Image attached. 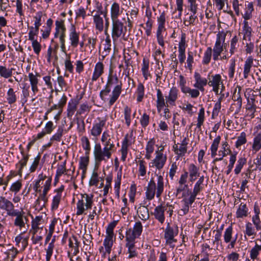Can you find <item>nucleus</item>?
<instances>
[{
    "instance_id": "obj_4",
    "label": "nucleus",
    "mask_w": 261,
    "mask_h": 261,
    "mask_svg": "<svg viewBox=\"0 0 261 261\" xmlns=\"http://www.w3.org/2000/svg\"><path fill=\"white\" fill-rule=\"evenodd\" d=\"M82 199H80L76 203L77 215H82L84 211L91 209L93 203V195L87 194H82Z\"/></svg>"
},
{
    "instance_id": "obj_47",
    "label": "nucleus",
    "mask_w": 261,
    "mask_h": 261,
    "mask_svg": "<svg viewBox=\"0 0 261 261\" xmlns=\"http://www.w3.org/2000/svg\"><path fill=\"white\" fill-rule=\"evenodd\" d=\"M149 61L144 59L143 60L141 71L142 72L143 77L145 80H147L149 76H151V75L149 72Z\"/></svg>"
},
{
    "instance_id": "obj_17",
    "label": "nucleus",
    "mask_w": 261,
    "mask_h": 261,
    "mask_svg": "<svg viewBox=\"0 0 261 261\" xmlns=\"http://www.w3.org/2000/svg\"><path fill=\"white\" fill-rule=\"evenodd\" d=\"M177 234V232H175L173 228L170 227L169 223H168L164 233V238L166 240V244L170 245L173 242H175L176 240L174 239V237Z\"/></svg>"
},
{
    "instance_id": "obj_16",
    "label": "nucleus",
    "mask_w": 261,
    "mask_h": 261,
    "mask_svg": "<svg viewBox=\"0 0 261 261\" xmlns=\"http://www.w3.org/2000/svg\"><path fill=\"white\" fill-rule=\"evenodd\" d=\"M194 79L195 83L194 84V87L201 91H204V87L208 84L207 80L201 77V75L197 72L194 73Z\"/></svg>"
},
{
    "instance_id": "obj_38",
    "label": "nucleus",
    "mask_w": 261,
    "mask_h": 261,
    "mask_svg": "<svg viewBox=\"0 0 261 261\" xmlns=\"http://www.w3.org/2000/svg\"><path fill=\"white\" fill-rule=\"evenodd\" d=\"M253 58L251 56L248 57L246 60L244 66L243 71V75L245 79L248 78L251 71V68L253 66Z\"/></svg>"
},
{
    "instance_id": "obj_10",
    "label": "nucleus",
    "mask_w": 261,
    "mask_h": 261,
    "mask_svg": "<svg viewBox=\"0 0 261 261\" xmlns=\"http://www.w3.org/2000/svg\"><path fill=\"white\" fill-rule=\"evenodd\" d=\"M208 80V85L213 87V90L216 94H218L221 85L222 88H224L221 76L219 74L212 75Z\"/></svg>"
},
{
    "instance_id": "obj_56",
    "label": "nucleus",
    "mask_w": 261,
    "mask_h": 261,
    "mask_svg": "<svg viewBox=\"0 0 261 261\" xmlns=\"http://www.w3.org/2000/svg\"><path fill=\"white\" fill-rule=\"evenodd\" d=\"M238 42V38L237 36H234L230 41V48L229 50L230 56L234 54L237 49Z\"/></svg>"
},
{
    "instance_id": "obj_57",
    "label": "nucleus",
    "mask_w": 261,
    "mask_h": 261,
    "mask_svg": "<svg viewBox=\"0 0 261 261\" xmlns=\"http://www.w3.org/2000/svg\"><path fill=\"white\" fill-rule=\"evenodd\" d=\"M204 121V109L201 107L198 113L197 118V127L200 129L201 125L203 124Z\"/></svg>"
},
{
    "instance_id": "obj_37",
    "label": "nucleus",
    "mask_w": 261,
    "mask_h": 261,
    "mask_svg": "<svg viewBox=\"0 0 261 261\" xmlns=\"http://www.w3.org/2000/svg\"><path fill=\"white\" fill-rule=\"evenodd\" d=\"M248 208L246 204L242 202L238 208L236 215L237 218H244L248 215Z\"/></svg>"
},
{
    "instance_id": "obj_36",
    "label": "nucleus",
    "mask_w": 261,
    "mask_h": 261,
    "mask_svg": "<svg viewBox=\"0 0 261 261\" xmlns=\"http://www.w3.org/2000/svg\"><path fill=\"white\" fill-rule=\"evenodd\" d=\"M195 198L190 196L189 198H184L182 201L184 202V205L180 210V215H186L189 211V205H191L195 201Z\"/></svg>"
},
{
    "instance_id": "obj_22",
    "label": "nucleus",
    "mask_w": 261,
    "mask_h": 261,
    "mask_svg": "<svg viewBox=\"0 0 261 261\" xmlns=\"http://www.w3.org/2000/svg\"><path fill=\"white\" fill-rule=\"evenodd\" d=\"M69 40L71 46L74 48L76 47L79 43V33L76 31L74 25H72L70 30Z\"/></svg>"
},
{
    "instance_id": "obj_45",
    "label": "nucleus",
    "mask_w": 261,
    "mask_h": 261,
    "mask_svg": "<svg viewBox=\"0 0 261 261\" xmlns=\"http://www.w3.org/2000/svg\"><path fill=\"white\" fill-rule=\"evenodd\" d=\"M104 45L103 51L102 52V60H103L104 58L110 54L111 50V41L109 35L107 36Z\"/></svg>"
},
{
    "instance_id": "obj_48",
    "label": "nucleus",
    "mask_w": 261,
    "mask_h": 261,
    "mask_svg": "<svg viewBox=\"0 0 261 261\" xmlns=\"http://www.w3.org/2000/svg\"><path fill=\"white\" fill-rule=\"evenodd\" d=\"M221 140V137L220 136H217L213 141L211 147V156L214 158L217 154V151L218 147Z\"/></svg>"
},
{
    "instance_id": "obj_44",
    "label": "nucleus",
    "mask_w": 261,
    "mask_h": 261,
    "mask_svg": "<svg viewBox=\"0 0 261 261\" xmlns=\"http://www.w3.org/2000/svg\"><path fill=\"white\" fill-rule=\"evenodd\" d=\"M255 230V228L253 227L252 223L250 222H248L245 224L244 234L245 236H247L248 237L253 236V238H254L256 234Z\"/></svg>"
},
{
    "instance_id": "obj_11",
    "label": "nucleus",
    "mask_w": 261,
    "mask_h": 261,
    "mask_svg": "<svg viewBox=\"0 0 261 261\" xmlns=\"http://www.w3.org/2000/svg\"><path fill=\"white\" fill-rule=\"evenodd\" d=\"M188 139L185 137L181 143L174 144L173 146V149L175 154L178 158L183 156L187 152V145Z\"/></svg>"
},
{
    "instance_id": "obj_20",
    "label": "nucleus",
    "mask_w": 261,
    "mask_h": 261,
    "mask_svg": "<svg viewBox=\"0 0 261 261\" xmlns=\"http://www.w3.org/2000/svg\"><path fill=\"white\" fill-rule=\"evenodd\" d=\"M122 91V84L116 85L113 89L112 94L110 95L108 105L112 106L118 99Z\"/></svg>"
},
{
    "instance_id": "obj_60",
    "label": "nucleus",
    "mask_w": 261,
    "mask_h": 261,
    "mask_svg": "<svg viewBox=\"0 0 261 261\" xmlns=\"http://www.w3.org/2000/svg\"><path fill=\"white\" fill-rule=\"evenodd\" d=\"M166 21L165 13L163 12L158 18V30H165V23Z\"/></svg>"
},
{
    "instance_id": "obj_35",
    "label": "nucleus",
    "mask_w": 261,
    "mask_h": 261,
    "mask_svg": "<svg viewBox=\"0 0 261 261\" xmlns=\"http://www.w3.org/2000/svg\"><path fill=\"white\" fill-rule=\"evenodd\" d=\"M156 108L159 112H161L164 107H166V101H165L163 94L160 89H156Z\"/></svg>"
},
{
    "instance_id": "obj_52",
    "label": "nucleus",
    "mask_w": 261,
    "mask_h": 261,
    "mask_svg": "<svg viewBox=\"0 0 261 261\" xmlns=\"http://www.w3.org/2000/svg\"><path fill=\"white\" fill-rule=\"evenodd\" d=\"M22 186L21 180H17L11 185L10 188V191L16 194L19 192L22 188Z\"/></svg>"
},
{
    "instance_id": "obj_53",
    "label": "nucleus",
    "mask_w": 261,
    "mask_h": 261,
    "mask_svg": "<svg viewBox=\"0 0 261 261\" xmlns=\"http://www.w3.org/2000/svg\"><path fill=\"white\" fill-rule=\"evenodd\" d=\"M185 94H189L191 98H196L199 96L200 92L198 89H191L190 87H188L183 92Z\"/></svg>"
},
{
    "instance_id": "obj_34",
    "label": "nucleus",
    "mask_w": 261,
    "mask_h": 261,
    "mask_svg": "<svg viewBox=\"0 0 261 261\" xmlns=\"http://www.w3.org/2000/svg\"><path fill=\"white\" fill-rule=\"evenodd\" d=\"M226 34L223 33L219 32L217 35L216 41L214 45L213 50H219L221 52L223 51L222 43L225 42Z\"/></svg>"
},
{
    "instance_id": "obj_39",
    "label": "nucleus",
    "mask_w": 261,
    "mask_h": 261,
    "mask_svg": "<svg viewBox=\"0 0 261 261\" xmlns=\"http://www.w3.org/2000/svg\"><path fill=\"white\" fill-rule=\"evenodd\" d=\"M261 149V133H258L253 138L252 144V150L255 154Z\"/></svg>"
},
{
    "instance_id": "obj_30",
    "label": "nucleus",
    "mask_w": 261,
    "mask_h": 261,
    "mask_svg": "<svg viewBox=\"0 0 261 261\" xmlns=\"http://www.w3.org/2000/svg\"><path fill=\"white\" fill-rule=\"evenodd\" d=\"M21 154L22 158L16 165V168L18 169V174L20 176L21 175L22 169L26 166L29 158V154H25L23 150L21 151Z\"/></svg>"
},
{
    "instance_id": "obj_8",
    "label": "nucleus",
    "mask_w": 261,
    "mask_h": 261,
    "mask_svg": "<svg viewBox=\"0 0 261 261\" xmlns=\"http://www.w3.org/2000/svg\"><path fill=\"white\" fill-rule=\"evenodd\" d=\"M143 230V226L141 222L139 221L136 222L133 228H129L126 231V240L135 241L136 238H139Z\"/></svg>"
},
{
    "instance_id": "obj_1",
    "label": "nucleus",
    "mask_w": 261,
    "mask_h": 261,
    "mask_svg": "<svg viewBox=\"0 0 261 261\" xmlns=\"http://www.w3.org/2000/svg\"><path fill=\"white\" fill-rule=\"evenodd\" d=\"M101 141L103 143V148L99 143H96L94 147L93 154L96 165H99L102 161L107 162L115 150L114 142L108 132L105 131L102 133Z\"/></svg>"
},
{
    "instance_id": "obj_13",
    "label": "nucleus",
    "mask_w": 261,
    "mask_h": 261,
    "mask_svg": "<svg viewBox=\"0 0 261 261\" xmlns=\"http://www.w3.org/2000/svg\"><path fill=\"white\" fill-rule=\"evenodd\" d=\"M118 79L117 76L113 77L111 75H109L105 88L102 90L99 94L100 97L102 100H104V96L107 95L110 92L111 86L114 84L118 83Z\"/></svg>"
},
{
    "instance_id": "obj_43",
    "label": "nucleus",
    "mask_w": 261,
    "mask_h": 261,
    "mask_svg": "<svg viewBox=\"0 0 261 261\" xmlns=\"http://www.w3.org/2000/svg\"><path fill=\"white\" fill-rule=\"evenodd\" d=\"M13 68H7L6 66L0 65V78L8 79L12 76Z\"/></svg>"
},
{
    "instance_id": "obj_42",
    "label": "nucleus",
    "mask_w": 261,
    "mask_h": 261,
    "mask_svg": "<svg viewBox=\"0 0 261 261\" xmlns=\"http://www.w3.org/2000/svg\"><path fill=\"white\" fill-rule=\"evenodd\" d=\"M228 144L226 141L223 142L222 148L223 150H220L219 151V155H222V157L215 158L213 160L214 163H215L217 161H221L224 156H226L228 154L231 153V151L228 148Z\"/></svg>"
},
{
    "instance_id": "obj_32",
    "label": "nucleus",
    "mask_w": 261,
    "mask_h": 261,
    "mask_svg": "<svg viewBox=\"0 0 261 261\" xmlns=\"http://www.w3.org/2000/svg\"><path fill=\"white\" fill-rule=\"evenodd\" d=\"M232 226H229L227 228L224 232V240L226 243H230V246L232 248H233L236 243V239L233 240L232 239Z\"/></svg>"
},
{
    "instance_id": "obj_46",
    "label": "nucleus",
    "mask_w": 261,
    "mask_h": 261,
    "mask_svg": "<svg viewBox=\"0 0 261 261\" xmlns=\"http://www.w3.org/2000/svg\"><path fill=\"white\" fill-rule=\"evenodd\" d=\"M126 247L128 248V252L129 254V257L132 258L137 256V254L134 249L135 241L133 240H126Z\"/></svg>"
},
{
    "instance_id": "obj_7",
    "label": "nucleus",
    "mask_w": 261,
    "mask_h": 261,
    "mask_svg": "<svg viewBox=\"0 0 261 261\" xmlns=\"http://www.w3.org/2000/svg\"><path fill=\"white\" fill-rule=\"evenodd\" d=\"M164 147H162L161 149L155 151V158L149 163V167H155L158 170L162 169L164 166L167 161V156L164 154L163 151Z\"/></svg>"
},
{
    "instance_id": "obj_50",
    "label": "nucleus",
    "mask_w": 261,
    "mask_h": 261,
    "mask_svg": "<svg viewBox=\"0 0 261 261\" xmlns=\"http://www.w3.org/2000/svg\"><path fill=\"white\" fill-rule=\"evenodd\" d=\"M81 142L82 147L85 150V155H89L91 147L89 139L86 136H83L81 138Z\"/></svg>"
},
{
    "instance_id": "obj_27",
    "label": "nucleus",
    "mask_w": 261,
    "mask_h": 261,
    "mask_svg": "<svg viewBox=\"0 0 261 261\" xmlns=\"http://www.w3.org/2000/svg\"><path fill=\"white\" fill-rule=\"evenodd\" d=\"M188 174H189V180L191 182L195 181L198 177L200 176L199 169L194 164H191L188 167Z\"/></svg>"
},
{
    "instance_id": "obj_49",
    "label": "nucleus",
    "mask_w": 261,
    "mask_h": 261,
    "mask_svg": "<svg viewBox=\"0 0 261 261\" xmlns=\"http://www.w3.org/2000/svg\"><path fill=\"white\" fill-rule=\"evenodd\" d=\"M145 88L143 84L139 83L137 86L136 94H137V100L138 102H141L144 96Z\"/></svg>"
},
{
    "instance_id": "obj_3",
    "label": "nucleus",
    "mask_w": 261,
    "mask_h": 261,
    "mask_svg": "<svg viewBox=\"0 0 261 261\" xmlns=\"http://www.w3.org/2000/svg\"><path fill=\"white\" fill-rule=\"evenodd\" d=\"M253 10V3L250 2L248 4L244 14L241 13L243 17L245 20L244 21V26L243 27V33L244 34L243 40L248 38L249 41H251L252 30L251 28L249 26L248 23L246 20L250 19L252 17V13Z\"/></svg>"
},
{
    "instance_id": "obj_19",
    "label": "nucleus",
    "mask_w": 261,
    "mask_h": 261,
    "mask_svg": "<svg viewBox=\"0 0 261 261\" xmlns=\"http://www.w3.org/2000/svg\"><path fill=\"white\" fill-rule=\"evenodd\" d=\"M178 90L175 87H172L170 89L168 96L166 97L167 105H175V101L178 99Z\"/></svg>"
},
{
    "instance_id": "obj_54",
    "label": "nucleus",
    "mask_w": 261,
    "mask_h": 261,
    "mask_svg": "<svg viewBox=\"0 0 261 261\" xmlns=\"http://www.w3.org/2000/svg\"><path fill=\"white\" fill-rule=\"evenodd\" d=\"M89 155H85V156H82L80 159L79 169H87V167L89 163Z\"/></svg>"
},
{
    "instance_id": "obj_61",
    "label": "nucleus",
    "mask_w": 261,
    "mask_h": 261,
    "mask_svg": "<svg viewBox=\"0 0 261 261\" xmlns=\"http://www.w3.org/2000/svg\"><path fill=\"white\" fill-rule=\"evenodd\" d=\"M131 109L128 106H125L124 109V115L125 120V123L127 126H129L131 122Z\"/></svg>"
},
{
    "instance_id": "obj_33",
    "label": "nucleus",
    "mask_w": 261,
    "mask_h": 261,
    "mask_svg": "<svg viewBox=\"0 0 261 261\" xmlns=\"http://www.w3.org/2000/svg\"><path fill=\"white\" fill-rule=\"evenodd\" d=\"M79 101L76 99H71L68 103L67 116L70 119H72L73 115L77 109Z\"/></svg>"
},
{
    "instance_id": "obj_25",
    "label": "nucleus",
    "mask_w": 261,
    "mask_h": 261,
    "mask_svg": "<svg viewBox=\"0 0 261 261\" xmlns=\"http://www.w3.org/2000/svg\"><path fill=\"white\" fill-rule=\"evenodd\" d=\"M43 221L42 216H36L32 221V229L30 232H32L34 236L35 235L39 229L43 228V226H40Z\"/></svg>"
},
{
    "instance_id": "obj_58",
    "label": "nucleus",
    "mask_w": 261,
    "mask_h": 261,
    "mask_svg": "<svg viewBox=\"0 0 261 261\" xmlns=\"http://www.w3.org/2000/svg\"><path fill=\"white\" fill-rule=\"evenodd\" d=\"M247 142L246 135L245 133L242 132L240 135L238 137L237 141L236 142L235 146L236 148L240 147L241 145Z\"/></svg>"
},
{
    "instance_id": "obj_6",
    "label": "nucleus",
    "mask_w": 261,
    "mask_h": 261,
    "mask_svg": "<svg viewBox=\"0 0 261 261\" xmlns=\"http://www.w3.org/2000/svg\"><path fill=\"white\" fill-rule=\"evenodd\" d=\"M241 90L242 87L240 86L237 85L234 90L232 96V99L233 100L234 103L231 105L230 110L231 111L234 112L235 114L239 113L242 109V98L241 94Z\"/></svg>"
},
{
    "instance_id": "obj_9",
    "label": "nucleus",
    "mask_w": 261,
    "mask_h": 261,
    "mask_svg": "<svg viewBox=\"0 0 261 261\" xmlns=\"http://www.w3.org/2000/svg\"><path fill=\"white\" fill-rule=\"evenodd\" d=\"M10 216L16 217L14 220V224L15 226L21 228L25 226V224L28 221V218L24 215V212L23 211H15Z\"/></svg>"
},
{
    "instance_id": "obj_29",
    "label": "nucleus",
    "mask_w": 261,
    "mask_h": 261,
    "mask_svg": "<svg viewBox=\"0 0 261 261\" xmlns=\"http://www.w3.org/2000/svg\"><path fill=\"white\" fill-rule=\"evenodd\" d=\"M94 11L92 12V14ZM93 18V23L95 25V29L99 32H101L104 28V21L103 18L99 15V14H95L91 15Z\"/></svg>"
},
{
    "instance_id": "obj_18",
    "label": "nucleus",
    "mask_w": 261,
    "mask_h": 261,
    "mask_svg": "<svg viewBox=\"0 0 261 261\" xmlns=\"http://www.w3.org/2000/svg\"><path fill=\"white\" fill-rule=\"evenodd\" d=\"M123 8L120 7V4L116 2H114L110 8V15L112 20L119 19L118 17L122 14Z\"/></svg>"
},
{
    "instance_id": "obj_21",
    "label": "nucleus",
    "mask_w": 261,
    "mask_h": 261,
    "mask_svg": "<svg viewBox=\"0 0 261 261\" xmlns=\"http://www.w3.org/2000/svg\"><path fill=\"white\" fill-rule=\"evenodd\" d=\"M131 136L129 135L128 134L125 135L124 138L122 142V146L121 148V160L124 162L126 160L127 154L128 151V147L130 146L132 143L129 142L128 138H131Z\"/></svg>"
},
{
    "instance_id": "obj_59",
    "label": "nucleus",
    "mask_w": 261,
    "mask_h": 261,
    "mask_svg": "<svg viewBox=\"0 0 261 261\" xmlns=\"http://www.w3.org/2000/svg\"><path fill=\"white\" fill-rule=\"evenodd\" d=\"M139 165V172L140 175L141 176H144L146 174V162L143 160H139L138 161Z\"/></svg>"
},
{
    "instance_id": "obj_24",
    "label": "nucleus",
    "mask_w": 261,
    "mask_h": 261,
    "mask_svg": "<svg viewBox=\"0 0 261 261\" xmlns=\"http://www.w3.org/2000/svg\"><path fill=\"white\" fill-rule=\"evenodd\" d=\"M255 244L250 251V257L253 260L258 259V256L261 251V239H257Z\"/></svg>"
},
{
    "instance_id": "obj_2",
    "label": "nucleus",
    "mask_w": 261,
    "mask_h": 261,
    "mask_svg": "<svg viewBox=\"0 0 261 261\" xmlns=\"http://www.w3.org/2000/svg\"><path fill=\"white\" fill-rule=\"evenodd\" d=\"M157 184H156L153 178L149 181L145 192L146 199L148 200L153 199L155 194L157 198H160L164 191V182L163 176L157 175Z\"/></svg>"
},
{
    "instance_id": "obj_62",
    "label": "nucleus",
    "mask_w": 261,
    "mask_h": 261,
    "mask_svg": "<svg viewBox=\"0 0 261 261\" xmlns=\"http://www.w3.org/2000/svg\"><path fill=\"white\" fill-rule=\"evenodd\" d=\"M194 63V57H193V53L192 51H188V58L187 59V66H186V68L189 69L190 72L192 71L193 69V64Z\"/></svg>"
},
{
    "instance_id": "obj_64",
    "label": "nucleus",
    "mask_w": 261,
    "mask_h": 261,
    "mask_svg": "<svg viewBox=\"0 0 261 261\" xmlns=\"http://www.w3.org/2000/svg\"><path fill=\"white\" fill-rule=\"evenodd\" d=\"M246 163V159L245 158H241L238 161V164L235 168L234 172L236 174L240 173L243 166Z\"/></svg>"
},
{
    "instance_id": "obj_63",
    "label": "nucleus",
    "mask_w": 261,
    "mask_h": 261,
    "mask_svg": "<svg viewBox=\"0 0 261 261\" xmlns=\"http://www.w3.org/2000/svg\"><path fill=\"white\" fill-rule=\"evenodd\" d=\"M98 174L96 171L94 170L92 172V176L90 179L89 185L90 186H97L99 182Z\"/></svg>"
},
{
    "instance_id": "obj_51",
    "label": "nucleus",
    "mask_w": 261,
    "mask_h": 261,
    "mask_svg": "<svg viewBox=\"0 0 261 261\" xmlns=\"http://www.w3.org/2000/svg\"><path fill=\"white\" fill-rule=\"evenodd\" d=\"M7 99L9 104L12 105L16 101L17 98L13 88H10L7 93Z\"/></svg>"
},
{
    "instance_id": "obj_41",
    "label": "nucleus",
    "mask_w": 261,
    "mask_h": 261,
    "mask_svg": "<svg viewBox=\"0 0 261 261\" xmlns=\"http://www.w3.org/2000/svg\"><path fill=\"white\" fill-rule=\"evenodd\" d=\"M137 214L139 217L144 221H146L149 218V210L146 206H139L137 210Z\"/></svg>"
},
{
    "instance_id": "obj_28",
    "label": "nucleus",
    "mask_w": 261,
    "mask_h": 261,
    "mask_svg": "<svg viewBox=\"0 0 261 261\" xmlns=\"http://www.w3.org/2000/svg\"><path fill=\"white\" fill-rule=\"evenodd\" d=\"M38 76H40L39 74L38 73H36V75H34L33 73H29L28 75L31 86V89L34 95H35L39 91V89L38 88Z\"/></svg>"
},
{
    "instance_id": "obj_12",
    "label": "nucleus",
    "mask_w": 261,
    "mask_h": 261,
    "mask_svg": "<svg viewBox=\"0 0 261 261\" xmlns=\"http://www.w3.org/2000/svg\"><path fill=\"white\" fill-rule=\"evenodd\" d=\"M98 122H95L90 130L91 135L97 138L101 134L103 128L106 123V119H102L100 117L97 118Z\"/></svg>"
},
{
    "instance_id": "obj_31",
    "label": "nucleus",
    "mask_w": 261,
    "mask_h": 261,
    "mask_svg": "<svg viewBox=\"0 0 261 261\" xmlns=\"http://www.w3.org/2000/svg\"><path fill=\"white\" fill-rule=\"evenodd\" d=\"M255 98H251L250 99L248 98L247 103L246 106L247 115L251 118L254 117V113L256 112V107L254 104Z\"/></svg>"
},
{
    "instance_id": "obj_23",
    "label": "nucleus",
    "mask_w": 261,
    "mask_h": 261,
    "mask_svg": "<svg viewBox=\"0 0 261 261\" xmlns=\"http://www.w3.org/2000/svg\"><path fill=\"white\" fill-rule=\"evenodd\" d=\"M204 176L202 175L200 176L198 180L197 181L194 185L193 190L192 192H190V196L195 198L196 199V196L199 194V193L203 189V181H204Z\"/></svg>"
},
{
    "instance_id": "obj_40",
    "label": "nucleus",
    "mask_w": 261,
    "mask_h": 261,
    "mask_svg": "<svg viewBox=\"0 0 261 261\" xmlns=\"http://www.w3.org/2000/svg\"><path fill=\"white\" fill-rule=\"evenodd\" d=\"M246 2L245 0H233L232 1V8L237 16H239L241 14L240 9L244 8V5L247 8V5H245ZM246 8H245L246 9Z\"/></svg>"
},
{
    "instance_id": "obj_55",
    "label": "nucleus",
    "mask_w": 261,
    "mask_h": 261,
    "mask_svg": "<svg viewBox=\"0 0 261 261\" xmlns=\"http://www.w3.org/2000/svg\"><path fill=\"white\" fill-rule=\"evenodd\" d=\"M212 49L211 47H208L206 48L202 60V63L204 65H207L210 62L212 58Z\"/></svg>"
},
{
    "instance_id": "obj_15",
    "label": "nucleus",
    "mask_w": 261,
    "mask_h": 261,
    "mask_svg": "<svg viewBox=\"0 0 261 261\" xmlns=\"http://www.w3.org/2000/svg\"><path fill=\"white\" fill-rule=\"evenodd\" d=\"M167 205L160 204L154 208L152 214L154 218L158 220L161 223L163 224L165 221V211L167 210Z\"/></svg>"
},
{
    "instance_id": "obj_14",
    "label": "nucleus",
    "mask_w": 261,
    "mask_h": 261,
    "mask_svg": "<svg viewBox=\"0 0 261 261\" xmlns=\"http://www.w3.org/2000/svg\"><path fill=\"white\" fill-rule=\"evenodd\" d=\"M0 208L6 211L8 216L15 211L13 203L2 196L0 197Z\"/></svg>"
},
{
    "instance_id": "obj_5",
    "label": "nucleus",
    "mask_w": 261,
    "mask_h": 261,
    "mask_svg": "<svg viewBox=\"0 0 261 261\" xmlns=\"http://www.w3.org/2000/svg\"><path fill=\"white\" fill-rule=\"evenodd\" d=\"M112 37L113 41H116L122 36H124L126 28L119 19L112 20Z\"/></svg>"
},
{
    "instance_id": "obj_26",
    "label": "nucleus",
    "mask_w": 261,
    "mask_h": 261,
    "mask_svg": "<svg viewBox=\"0 0 261 261\" xmlns=\"http://www.w3.org/2000/svg\"><path fill=\"white\" fill-rule=\"evenodd\" d=\"M104 65L101 62L97 63L95 66L94 72L92 76V81L95 82L103 73Z\"/></svg>"
}]
</instances>
